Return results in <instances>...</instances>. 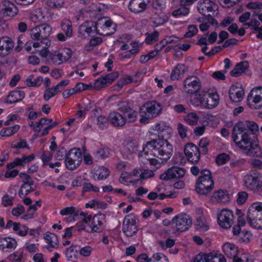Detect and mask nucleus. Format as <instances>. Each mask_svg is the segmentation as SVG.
I'll return each mask as SVG.
<instances>
[{
    "mask_svg": "<svg viewBox=\"0 0 262 262\" xmlns=\"http://www.w3.org/2000/svg\"><path fill=\"white\" fill-rule=\"evenodd\" d=\"M129 10L135 14L144 12L147 8V4L143 0H130L128 5Z\"/></svg>",
    "mask_w": 262,
    "mask_h": 262,
    "instance_id": "4be33fe9",
    "label": "nucleus"
},
{
    "mask_svg": "<svg viewBox=\"0 0 262 262\" xmlns=\"http://www.w3.org/2000/svg\"><path fill=\"white\" fill-rule=\"evenodd\" d=\"M19 177L22 179L23 182L21 188L26 189L25 195H28L30 193L35 190V188L33 187L34 181L29 175L21 172L19 174Z\"/></svg>",
    "mask_w": 262,
    "mask_h": 262,
    "instance_id": "5701e85b",
    "label": "nucleus"
},
{
    "mask_svg": "<svg viewBox=\"0 0 262 262\" xmlns=\"http://www.w3.org/2000/svg\"><path fill=\"white\" fill-rule=\"evenodd\" d=\"M17 246V242L14 238L6 237L0 238V249H14Z\"/></svg>",
    "mask_w": 262,
    "mask_h": 262,
    "instance_id": "c85d7f7f",
    "label": "nucleus"
},
{
    "mask_svg": "<svg viewBox=\"0 0 262 262\" xmlns=\"http://www.w3.org/2000/svg\"><path fill=\"white\" fill-rule=\"evenodd\" d=\"M186 170L184 168L173 166L168 168L160 175V178L162 180L167 181L171 179H180L184 176Z\"/></svg>",
    "mask_w": 262,
    "mask_h": 262,
    "instance_id": "ddd939ff",
    "label": "nucleus"
},
{
    "mask_svg": "<svg viewBox=\"0 0 262 262\" xmlns=\"http://www.w3.org/2000/svg\"><path fill=\"white\" fill-rule=\"evenodd\" d=\"M209 262H226V260L222 254L210 253H209Z\"/></svg>",
    "mask_w": 262,
    "mask_h": 262,
    "instance_id": "6e6d98bb",
    "label": "nucleus"
},
{
    "mask_svg": "<svg viewBox=\"0 0 262 262\" xmlns=\"http://www.w3.org/2000/svg\"><path fill=\"white\" fill-rule=\"evenodd\" d=\"M216 7L214 2L212 0H203V2H200L198 9L199 12L203 15L211 16V15L207 13L212 12Z\"/></svg>",
    "mask_w": 262,
    "mask_h": 262,
    "instance_id": "aec40b11",
    "label": "nucleus"
},
{
    "mask_svg": "<svg viewBox=\"0 0 262 262\" xmlns=\"http://www.w3.org/2000/svg\"><path fill=\"white\" fill-rule=\"evenodd\" d=\"M118 111L110 113L109 122L115 127H123L127 121L134 122L137 118L138 112L130 107L126 102H120L118 105Z\"/></svg>",
    "mask_w": 262,
    "mask_h": 262,
    "instance_id": "7ed1b4c3",
    "label": "nucleus"
},
{
    "mask_svg": "<svg viewBox=\"0 0 262 262\" xmlns=\"http://www.w3.org/2000/svg\"><path fill=\"white\" fill-rule=\"evenodd\" d=\"M23 250H18L16 252L10 254L7 257V259L11 262H21L23 255Z\"/></svg>",
    "mask_w": 262,
    "mask_h": 262,
    "instance_id": "09e8293b",
    "label": "nucleus"
},
{
    "mask_svg": "<svg viewBox=\"0 0 262 262\" xmlns=\"http://www.w3.org/2000/svg\"><path fill=\"white\" fill-rule=\"evenodd\" d=\"M241 228L239 225H235L233 227L232 229L233 234L234 235L240 234L241 235H244L245 238H243L244 242H249L251 235L248 231L241 232Z\"/></svg>",
    "mask_w": 262,
    "mask_h": 262,
    "instance_id": "de8ad7c7",
    "label": "nucleus"
},
{
    "mask_svg": "<svg viewBox=\"0 0 262 262\" xmlns=\"http://www.w3.org/2000/svg\"><path fill=\"white\" fill-rule=\"evenodd\" d=\"M34 158V155L32 154L30 156H23L21 158H16L14 161L16 166L24 167L27 163L31 162Z\"/></svg>",
    "mask_w": 262,
    "mask_h": 262,
    "instance_id": "a18cd8bd",
    "label": "nucleus"
},
{
    "mask_svg": "<svg viewBox=\"0 0 262 262\" xmlns=\"http://www.w3.org/2000/svg\"><path fill=\"white\" fill-rule=\"evenodd\" d=\"M229 159V156L228 155L222 154L216 157V162L218 165H222L225 164Z\"/></svg>",
    "mask_w": 262,
    "mask_h": 262,
    "instance_id": "680f3d73",
    "label": "nucleus"
},
{
    "mask_svg": "<svg viewBox=\"0 0 262 262\" xmlns=\"http://www.w3.org/2000/svg\"><path fill=\"white\" fill-rule=\"evenodd\" d=\"M38 27L39 28L41 41L44 42L45 45L43 48L49 47L50 45V42L49 41L48 37L50 35L52 31L51 27L46 24L38 26Z\"/></svg>",
    "mask_w": 262,
    "mask_h": 262,
    "instance_id": "393cba45",
    "label": "nucleus"
},
{
    "mask_svg": "<svg viewBox=\"0 0 262 262\" xmlns=\"http://www.w3.org/2000/svg\"><path fill=\"white\" fill-rule=\"evenodd\" d=\"M98 29L100 28L101 31L104 32L105 31H108L110 30V28L113 25V21L107 18L103 17L99 19L96 22Z\"/></svg>",
    "mask_w": 262,
    "mask_h": 262,
    "instance_id": "c9c22d12",
    "label": "nucleus"
},
{
    "mask_svg": "<svg viewBox=\"0 0 262 262\" xmlns=\"http://www.w3.org/2000/svg\"><path fill=\"white\" fill-rule=\"evenodd\" d=\"M244 92L239 83L233 84L229 90V96L232 102H240L243 98Z\"/></svg>",
    "mask_w": 262,
    "mask_h": 262,
    "instance_id": "f3484780",
    "label": "nucleus"
},
{
    "mask_svg": "<svg viewBox=\"0 0 262 262\" xmlns=\"http://www.w3.org/2000/svg\"><path fill=\"white\" fill-rule=\"evenodd\" d=\"M246 8L249 10H254V11H262V2L253 1L248 3L246 5Z\"/></svg>",
    "mask_w": 262,
    "mask_h": 262,
    "instance_id": "603ef678",
    "label": "nucleus"
},
{
    "mask_svg": "<svg viewBox=\"0 0 262 262\" xmlns=\"http://www.w3.org/2000/svg\"><path fill=\"white\" fill-rule=\"evenodd\" d=\"M30 18L32 21L38 23L43 21L45 19V16L40 9H37L31 13Z\"/></svg>",
    "mask_w": 262,
    "mask_h": 262,
    "instance_id": "37998d69",
    "label": "nucleus"
},
{
    "mask_svg": "<svg viewBox=\"0 0 262 262\" xmlns=\"http://www.w3.org/2000/svg\"><path fill=\"white\" fill-rule=\"evenodd\" d=\"M53 121L52 119H47L46 118H41L38 122L36 123V127H34L35 132L39 133L40 132V126L45 124H49Z\"/></svg>",
    "mask_w": 262,
    "mask_h": 262,
    "instance_id": "e2e57ef3",
    "label": "nucleus"
},
{
    "mask_svg": "<svg viewBox=\"0 0 262 262\" xmlns=\"http://www.w3.org/2000/svg\"><path fill=\"white\" fill-rule=\"evenodd\" d=\"M224 254L229 257H232L237 255V247L233 244L227 243L223 246Z\"/></svg>",
    "mask_w": 262,
    "mask_h": 262,
    "instance_id": "2f4dec72",
    "label": "nucleus"
},
{
    "mask_svg": "<svg viewBox=\"0 0 262 262\" xmlns=\"http://www.w3.org/2000/svg\"><path fill=\"white\" fill-rule=\"evenodd\" d=\"M140 79V78L138 79L136 78H126L121 79L115 85V90L116 91H119L124 85L133 82H138Z\"/></svg>",
    "mask_w": 262,
    "mask_h": 262,
    "instance_id": "ea45409f",
    "label": "nucleus"
},
{
    "mask_svg": "<svg viewBox=\"0 0 262 262\" xmlns=\"http://www.w3.org/2000/svg\"><path fill=\"white\" fill-rule=\"evenodd\" d=\"M206 99H207L206 97L205 93H200L196 95L195 97L191 100V103L194 106H201L203 108H205Z\"/></svg>",
    "mask_w": 262,
    "mask_h": 262,
    "instance_id": "473e14b6",
    "label": "nucleus"
},
{
    "mask_svg": "<svg viewBox=\"0 0 262 262\" xmlns=\"http://www.w3.org/2000/svg\"><path fill=\"white\" fill-rule=\"evenodd\" d=\"M138 144L133 141H128L124 146L123 150L127 155H131L138 150Z\"/></svg>",
    "mask_w": 262,
    "mask_h": 262,
    "instance_id": "58836bf2",
    "label": "nucleus"
},
{
    "mask_svg": "<svg viewBox=\"0 0 262 262\" xmlns=\"http://www.w3.org/2000/svg\"><path fill=\"white\" fill-rule=\"evenodd\" d=\"M249 223L254 228L257 229H262V217L261 216L254 219L253 220L249 222Z\"/></svg>",
    "mask_w": 262,
    "mask_h": 262,
    "instance_id": "774afa93",
    "label": "nucleus"
},
{
    "mask_svg": "<svg viewBox=\"0 0 262 262\" xmlns=\"http://www.w3.org/2000/svg\"><path fill=\"white\" fill-rule=\"evenodd\" d=\"M66 156L70 158L71 160L76 161L79 165L82 160V153L79 148L71 149Z\"/></svg>",
    "mask_w": 262,
    "mask_h": 262,
    "instance_id": "f704fd0d",
    "label": "nucleus"
},
{
    "mask_svg": "<svg viewBox=\"0 0 262 262\" xmlns=\"http://www.w3.org/2000/svg\"><path fill=\"white\" fill-rule=\"evenodd\" d=\"M51 61L55 64H60L65 62L61 54L59 52H55L50 55Z\"/></svg>",
    "mask_w": 262,
    "mask_h": 262,
    "instance_id": "3c124183",
    "label": "nucleus"
},
{
    "mask_svg": "<svg viewBox=\"0 0 262 262\" xmlns=\"http://www.w3.org/2000/svg\"><path fill=\"white\" fill-rule=\"evenodd\" d=\"M184 153L188 160L192 163L198 162L200 159V151L194 144L187 143L184 147Z\"/></svg>",
    "mask_w": 262,
    "mask_h": 262,
    "instance_id": "4468645a",
    "label": "nucleus"
},
{
    "mask_svg": "<svg viewBox=\"0 0 262 262\" xmlns=\"http://www.w3.org/2000/svg\"><path fill=\"white\" fill-rule=\"evenodd\" d=\"M25 97V93L23 91H13L9 93L5 102L9 104L16 103L21 101Z\"/></svg>",
    "mask_w": 262,
    "mask_h": 262,
    "instance_id": "a878e982",
    "label": "nucleus"
},
{
    "mask_svg": "<svg viewBox=\"0 0 262 262\" xmlns=\"http://www.w3.org/2000/svg\"><path fill=\"white\" fill-rule=\"evenodd\" d=\"M258 125L252 121L238 122L233 127L232 138L236 145L247 155L262 157V150L256 140L255 133Z\"/></svg>",
    "mask_w": 262,
    "mask_h": 262,
    "instance_id": "f257e3e1",
    "label": "nucleus"
},
{
    "mask_svg": "<svg viewBox=\"0 0 262 262\" xmlns=\"http://www.w3.org/2000/svg\"><path fill=\"white\" fill-rule=\"evenodd\" d=\"M62 30L65 33L67 37H71L73 35L72 23L69 19H64L61 23Z\"/></svg>",
    "mask_w": 262,
    "mask_h": 262,
    "instance_id": "4c0bfd02",
    "label": "nucleus"
},
{
    "mask_svg": "<svg viewBox=\"0 0 262 262\" xmlns=\"http://www.w3.org/2000/svg\"><path fill=\"white\" fill-rule=\"evenodd\" d=\"M108 121V117L106 118L102 115L99 116L97 118V124L101 129L107 126Z\"/></svg>",
    "mask_w": 262,
    "mask_h": 262,
    "instance_id": "4d7b16f0",
    "label": "nucleus"
},
{
    "mask_svg": "<svg viewBox=\"0 0 262 262\" xmlns=\"http://www.w3.org/2000/svg\"><path fill=\"white\" fill-rule=\"evenodd\" d=\"M44 238L49 244L47 247L49 251H52L51 248L57 249L58 248V238L56 235L54 233L47 232L44 235Z\"/></svg>",
    "mask_w": 262,
    "mask_h": 262,
    "instance_id": "bb28decb",
    "label": "nucleus"
},
{
    "mask_svg": "<svg viewBox=\"0 0 262 262\" xmlns=\"http://www.w3.org/2000/svg\"><path fill=\"white\" fill-rule=\"evenodd\" d=\"M19 125H15L12 126L3 128L1 132L0 135L2 137H9L13 136L19 129Z\"/></svg>",
    "mask_w": 262,
    "mask_h": 262,
    "instance_id": "e433bc0d",
    "label": "nucleus"
},
{
    "mask_svg": "<svg viewBox=\"0 0 262 262\" xmlns=\"http://www.w3.org/2000/svg\"><path fill=\"white\" fill-rule=\"evenodd\" d=\"M39 31V28L38 27V26L34 27L31 30L30 36L32 39L42 42L41 40V34Z\"/></svg>",
    "mask_w": 262,
    "mask_h": 262,
    "instance_id": "5fc2aeb1",
    "label": "nucleus"
},
{
    "mask_svg": "<svg viewBox=\"0 0 262 262\" xmlns=\"http://www.w3.org/2000/svg\"><path fill=\"white\" fill-rule=\"evenodd\" d=\"M197 0H180L181 7L173 11L172 14L174 17L183 16L188 15L189 13V9L186 6L191 5Z\"/></svg>",
    "mask_w": 262,
    "mask_h": 262,
    "instance_id": "a211bd4d",
    "label": "nucleus"
},
{
    "mask_svg": "<svg viewBox=\"0 0 262 262\" xmlns=\"http://www.w3.org/2000/svg\"><path fill=\"white\" fill-rule=\"evenodd\" d=\"M160 159L166 162L171 157L173 153L172 145L167 140L164 139V134L162 138L157 139H152L146 142L143 146V150L139 154L140 157L146 158L149 152Z\"/></svg>",
    "mask_w": 262,
    "mask_h": 262,
    "instance_id": "f03ea898",
    "label": "nucleus"
},
{
    "mask_svg": "<svg viewBox=\"0 0 262 262\" xmlns=\"http://www.w3.org/2000/svg\"><path fill=\"white\" fill-rule=\"evenodd\" d=\"M59 52L65 62L67 61L72 56V51L69 48H64L61 49Z\"/></svg>",
    "mask_w": 262,
    "mask_h": 262,
    "instance_id": "338daca9",
    "label": "nucleus"
},
{
    "mask_svg": "<svg viewBox=\"0 0 262 262\" xmlns=\"http://www.w3.org/2000/svg\"><path fill=\"white\" fill-rule=\"evenodd\" d=\"M65 164L66 167L70 170H74L79 166L76 161L71 160V159L67 156L65 158Z\"/></svg>",
    "mask_w": 262,
    "mask_h": 262,
    "instance_id": "052dcab7",
    "label": "nucleus"
},
{
    "mask_svg": "<svg viewBox=\"0 0 262 262\" xmlns=\"http://www.w3.org/2000/svg\"><path fill=\"white\" fill-rule=\"evenodd\" d=\"M79 32L80 33L84 34L86 33L87 34L90 35L92 32H96L102 35H107L110 34L108 32H100V29H98V26H97L96 22L90 21H85L83 24L80 26L79 28Z\"/></svg>",
    "mask_w": 262,
    "mask_h": 262,
    "instance_id": "dca6fc26",
    "label": "nucleus"
},
{
    "mask_svg": "<svg viewBox=\"0 0 262 262\" xmlns=\"http://www.w3.org/2000/svg\"><path fill=\"white\" fill-rule=\"evenodd\" d=\"M184 119L189 125L194 126L197 124L199 117L195 113L192 112L186 115Z\"/></svg>",
    "mask_w": 262,
    "mask_h": 262,
    "instance_id": "a19ab883",
    "label": "nucleus"
},
{
    "mask_svg": "<svg viewBox=\"0 0 262 262\" xmlns=\"http://www.w3.org/2000/svg\"><path fill=\"white\" fill-rule=\"evenodd\" d=\"M249 68V62L247 61H241L237 63L234 69L230 72L231 76L237 77L241 76Z\"/></svg>",
    "mask_w": 262,
    "mask_h": 262,
    "instance_id": "cd10ccee",
    "label": "nucleus"
},
{
    "mask_svg": "<svg viewBox=\"0 0 262 262\" xmlns=\"http://www.w3.org/2000/svg\"><path fill=\"white\" fill-rule=\"evenodd\" d=\"M183 91L187 94H193L197 93L201 88L199 78L193 75L188 76L184 80Z\"/></svg>",
    "mask_w": 262,
    "mask_h": 262,
    "instance_id": "9d476101",
    "label": "nucleus"
},
{
    "mask_svg": "<svg viewBox=\"0 0 262 262\" xmlns=\"http://www.w3.org/2000/svg\"><path fill=\"white\" fill-rule=\"evenodd\" d=\"M213 198L219 203H225L229 202L230 197L227 191L220 190L215 192L213 194Z\"/></svg>",
    "mask_w": 262,
    "mask_h": 262,
    "instance_id": "72a5a7b5",
    "label": "nucleus"
},
{
    "mask_svg": "<svg viewBox=\"0 0 262 262\" xmlns=\"http://www.w3.org/2000/svg\"><path fill=\"white\" fill-rule=\"evenodd\" d=\"M201 175L195 183V190L198 193L201 195H207L209 193L214 187L211 173L206 169L201 170Z\"/></svg>",
    "mask_w": 262,
    "mask_h": 262,
    "instance_id": "20e7f679",
    "label": "nucleus"
},
{
    "mask_svg": "<svg viewBox=\"0 0 262 262\" xmlns=\"http://www.w3.org/2000/svg\"><path fill=\"white\" fill-rule=\"evenodd\" d=\"M244 182L245 187L250 190L258 191L262 187L261 176L257 173L246 175Z\"/></svg>",
    "mask_w": 262,
    "mask_h": 262,
    "instance_id": "f8f14e48",
    "label": "nucleus"
},
{
    "mask_svg": "<svg viewBox=\"0 0 262 262\" xmlns=\"http://www.w3.org/2000/svg\"><path fill=\"white\" fill-rule=\"evenodd\" d=\"M205 108L211 109L216 106L219 104V96L216 93H206Z\"/></svg>",
    "mask_w": 262,
    "mask_h": 262,
    "instance_id": "7c9ffc66",
    "label": "nucleus"
},
{
    "mask_svg": "<svg viewBox=\"0 0 262 262\" xmlns=\"http://www.w3.org/2000/svg\"><path fill=\"white\" fill-rule=\"evenodd\" d=\"M14 43L8 36H3L0 38V56H5L12 50Z\"/></svg>",
    "mask_w": 262,
    "mask_h": 262,
    "instance_id": "6ab92c4d",
    "label": "nucleus"
},
{
    "mask_svg": "<svg viewBox=\"0 0 262 262\" xmlns=\"http://www.w3.org/2000/svg\"><path fill=\"white\" fill-rule=\"evenodd\" d=\"M217 222L220 226L224 229H228L233 224L234 215L232 211L223 209L217 214Z\"/></svg>",
    "mask_w": 262,
    "mask_h": 262,
    "instance_id": "9b49d317",
    "label": "nucleus"
},
{
    "mask_svg": "<svg viewBox=\"0 0 262 262\" xmlns=\"http://www.w3.org/2000/svg\"><path fill=\"white\" fill-rule=\"evenodd\" d=\"M248 197V194L245 191L239 192L237 194L236 202L238 205L244 204L247 201Z\"/></svg>",
    "mask_w": 262,
    "mask_h": 262,
    "instance_id": "0e129e2a",
    "label": "nucleus"
},
{
    "mask_svg": "<svg viewBox=\"0 0 262 262\" xmlns=\"http://www.w3.org/2000/svg\"><path fill=\"white\" fill-rule=\"evenodd\" d=\"M118 75L117 73H111L101 76V80L104 82L106 85L112 83L114 80L118 77Z\"/></svg>",
    "mask_w": 262,
    "mask_h": 262,
    "instance_id": "864d4df0",
    "label": "nucleus"
},
{
    "mask_svg": "<svg viewBox=\"0 0 262 262\" xmlns=\"http://www.w3.org/2000/svg\"><path fill=\"white\" fill-rule=\"evenodd\" d=\"M198 31V29L195 25H189L188 27V31L184 35L185 37H191L195 35Z\"/></svg>",
    "mask_w": 262,
    "mask_h": 262,
    "instance_id": "69168bd1",
    "label": "nucleus"
},
{
    "mask_svg": "<svg viewBox=\"0 0 262 262\" xmlns=\"http://www.w3.org/2000/svg\"><path fill=\"white\" fill-rule=\"evenodd\" d=\"M79 250V246L77 245H71L69 248L66 249L65 254L68 259L76 258Z\"/></svg>",
    "mask_w": 262,
    "mask_h": 262,
    "instance_id": "c03bdc74",
    "label": "nucleus"
},
{
    "mask_svg": "<svg viewBox=\"0 0 262 262\" xmlns=\"http://www.w3.org/2000/svg\"><path fill=\"white\" fill-rule=\"evenodd\" d=\"M248 104L251 108H262V88L257 86L253 89L247 97Z\"/></svg>",
    "mask_w": 262,
    "mask_h": 262,
    "instance_id": "1a4fd4ad",
    "label": "nucleus"
},
{
    "mask_svg": "<svg viewBox=\"0 0 262 262\" xmlns=\"http://www.w3.org/2000/svg\"><path fill=\"white\" fill-rule=\"evenodd\" d=\"M192 224V220L186 214H180L175 216L171 220V225L176 228V232H184L187 231Z\"/></svg>",
    "mask_w": 262,
    "mask_h": 262,
    "instance_id": "0eeeda50",
    "label": "nucleus"
},
{
    "mask_svg": "<svg viewBox=\"0 0 262 262\" xmlns=\"http://www.w3.org/2000/svg\"><path fill=\"white\" fill-rule=\"evenodd\" d=\"M18 9L15 5L11 2L4 0L0 3V13L4 17L15 16Z\"/></svg>",
    "mask_w": 262,
    "mask_h": 262,
    "instance_id": "2eb2a0df",
    "label": "nucleus"
},
{
    "mask_svg": "<svg viewBox=\"0 0 262 262\" xmlns=\"http://www.w3.org/2000/svg\"><path fill=\"white\" fill-rule=\"evenodd\" d=\"M187 68L183 64H178L172 71L170 78L172 80H178L187 71Z\"/></svg>",
    "mask_w": 262,
    "mask_h": 262,
    "instance_id": "c756f323",
    "label": "nucleus"
},
{
    "mask_svg": "<svg viewBox=\"0 0 262 262\" xmlns=\"http://www.w3.org/2000/svg\"><path fill=\"white\" fill-rule=\"evenodd\" d=\"M110 154V149L108 148L103 147L97 150L94 153V156L97 160H99L108 158Z\"/></svg>",
    "mask_w": 262,
    "mask_h": 262,
    "instance_id": "79ce46f5",
    "label": "nucleus"
},
{
    "mask_svg": "<svg viewBox=\"0 0 262 262\" xmlns=\"http://www.w3.org/2000/svg\"><path fill=\"white\" fill-rule=\"evenodd\" d=\"M193 262H209V253H200L197 254Z\"/></svg>",
    "mask_w": 262,
    "mask_h": 262,
    "instance_id": "bf43d9fd",
    "label": "nucleus"
},
{
    "mask_svg": "<svg viewBox=\"0 0 262 262\" xmlns=\"http://www.w3.org/2000/svg\"><path fill=\"white\" fill-rule=\"evenodd\" d=\"M196 225L197 226V229L201 232H205L209 229V226L205 217L203 216H200L198 218Z\"/></svg>",
    "mask_w": 262,
    "mask_h": 262,
    "instance_id": "8fccbe9b",
    "label": "nucleus"
},
{
    "mask_svg": "<svg viewBox=\"0 0 262 262\" xmlns=\"http://www.w3.org/2000/svg\"><path fill=\"white\" fill-rule=\"evenodd\" d=\"M105 219V215L104 214H97L92 217L91 215H88L86 213H84V216L81 218L82 222L90 227V230L86 231L91 233L102 231Z\"/></svg>",
    "mask_w": 262,
    "mask_h": 262,
    "instance_id": "423d86ee",
    "label": "nucleus"
},
{
    "mask_svg": "<svg viewBox=\"0 0 262 262\" xmlns=\"http://www.w3.org/2000/svg\"><path fill=\"white\" fill-rule=\"evenodd\" d=\"M146 38L145 41L147 45H152L154 42L158 41L159 33L155 30L152 33L147 32L145 33Z\"/></svg>",
    "mask_w": 262,
    "mask_h": 262,
    "instance_id": "49530a36",
    "label": "nucleus"
},
{
    "mask_svg": "<svg viewBox=\"0 0 262 262\" xmlns=\"http://www.w3.org/2000/svg\"><path fill=\"white\" fill-rule=\"evenodd\" d=\"M162 111L160 103L155 101L146 102L141 110V123H146L149 119L157 117Z\"/></svg>",
    "mask_w": 262,
    "mask_h": 262,
    "instance_id": "39448f33",
    "label": "nucleus"
},
{
    "mask_svg": "<svg viewBox=\"0 0 262 262\" xmlns=\"http://www.w3.org/2000/svg\"><path fill=\"white\" fill-rule=\"evenodd\" d=\"M60 213L61 215H68L70 214H73L72 217H69L68 219L69 221H76L80 219L79 216L82 217L84 216V212L81 211L80 210L76 209L75 207H67L62 209L60 211Z\"/></svg>",
    "mask_w": 262,
    "mask_h": 262,
    "instance_id": "412c9836",
    "label": "nucleus"
},
{
    "mask_svg": "<svg viewBox=\"0 0 262 262\" xmlns=\"http://www.w3.org/2000/svg\"><path fill=\"white\" fill-rule=\"evenodd\" d=\"M137 218L133 214L125 216L122 225V231L127 237L135 235L138 231Z\"/></svg>",
    "mask_w": 262,
    "mask_h": 262,
    "instance_id": "6e6552de",
    "label": "nucleus"
},
{
    "mask_svg": "<svg viewBox=\"0 0 262 262\" xmlns=\"http://www.w3.org/2000/svg\"><path fill=\"white\" fill-rule=\"evenodd\" d=\"M82 190V193L84 194L85 192L90 191H94L97 192L99 191L98 187L93 185L91 183H84Z\"/></svg>",
    "mask_w": 262,
    "mask_h": 262,
    "instance_id": "13d9d810",
    "label": "nucleus"
},
{
    "mask_svg": "<svg viewBox=\"0 0 262 262\" xmlns=\"http://www.w3.org/2000/svg\"><path fill=\"white\" fill-rule=\"evenodd\" d=\"M262 211V203L256 202L253 203L249 207L247 212L248 222L260 216V211Z\"/></svg>",
    "mask_w": 262,
    "mask_h": 262,
    "instance_id": "b1692460",
    "label": "nucleus"
}]
</instances>
